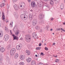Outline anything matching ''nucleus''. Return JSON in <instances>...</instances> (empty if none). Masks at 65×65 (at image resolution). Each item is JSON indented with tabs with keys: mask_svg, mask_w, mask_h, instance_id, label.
<instances>
[{
	"mask_svg": "<svg viewBox=\"0 0 65 65\" xmlns=\"http://www.w3.org/2000/svg\"><path fill=\"white\" fill-rule=\"evenodd\" d=\"M27 1L28 2H31V0H27Z\"/></svg>",
	"mask_w": 65,
	"mask_h": 65,
	"instance_id": "obj_49",
	"label": "nucleus"
},
{
	"mask_svg": "<svg viewBox=\"0 0 65 65\" xmlns=\"http://www.w3.org/2000/svg\"><path fill=\"white\" fill-rule=\"evenodd\" d=\"M15 34L16 35H18L19 34V31H17L16 32H15Z\"/></svg>",
	"mask_w": 65,
	"mask_h": 65,
	"instance_id": "obj_31",
	"label": "nucleus"
},
{
	"mask_svg": "<svg viewBox=\"0 0 65 65\" xmlns=\"http://www.w3.org/2000/svg\"><path fill=\"white\" fill-rule=\"evenodd\" d=\"M20 40H23V38H21V39H20Z\"/></svg>",
	"mask_w": 65,
	"mask_h": 65,
	"instance_id": "obj_51",
	"label": "nucleus"
},
{
	"mask_svg": "<svg viewBox=\"0 0 65 65\" xmlns=\"http://www.w3.org/2000/svg\"><path fill=\"white\" fill-rule=\"evenodd\" d=\"M0 51L1 52L3 53L5 51V49H4V47H2L1 48Z\"/></svg>",
	"mask_w": 65,
	"mask_h": 65,
	"instance_id": "obj_15",
	"label": "nucleus"
},
{
	"mask_svg": "<svg viewBox=\"0 0 65 65\" xmlns=\"http://www.w3.org/2000/svg\"><path fill=\"white\" fill-rule=\"evenodd\" d=\"M18 0H12L13 2V3L16 2L17 1H18Z\"/></svg>",
	"mask_w": 65,
	"mask_h": 65,
	"instance_id": "obj_35",
	"label": "nucleus"
},
{
	"mask_svg": "<svg viewBox=\"0 0 65 65\" xmlns=\"http://www.w3.org/2000/svg\"><path fill=\"white\" fill-rule=\"evenodd\" d=\"M36 29L37 30H39L40 29V27L39 26H37L35 27Z\"/></svg>",
	"mask_w": 65,
	"mask_h": 65,
	"instance_id": "obj_21",
	"label": "nucleus"
},
{
	"mask_svg": "<svg viewBox=\"0 0 65 65\" xmlns=\"http://www.w3.org/2000/svg\"><path fill=\"white\" fill-rule=\"evenodd\" d=\"M32 25L33 26H36L37 24V20L36 19H34L32 21Z\"/></svg>",
	"mask_w": 65,
	"mask_h": 65,
	"instance_id": "obj_5",
	"label": "nucleus"
},
{
	"mask_svg": "<svg viewBox=\"0 0 65 65\" xmlns=\"http://www.w3.org/2000/svg\"><path fill=\"white\" fill-rule=\"evenodd\" d=\"M20 58L21 60H23L25 58V56L23 55H21L20 56Z\"/></svg>",
	"mask_w": 65,
	"mask_h": 65,
	"instance_id": "obj_12",
	"label": "nucleus"
},
{
	"mask_svg": "<svg viewBox=\"0 0 65 65\" xmlns=\"http://www.w3.org/2000/svg\"><path fill=\"white\" fill-rule=\"evenodd\" d=\"M10 26L11 27H12V24H11V23H10Z\"/></svg>",
	"mask_w": 65,
	"mask_h": 65,
	"instance_id": "obj_39",
	"label": "nucleus"
},
{
	"mask_svg": "<svg viewBox=\"0 0 65 65\" xmlns=\"http://www.w3.org/2000/svg\"><path fill=\"white\" fill-rule=\"evenodd\" d=\"M3 58H0V61H2V60Z\"/></svg>",
	"mask_w": 65,
	"mask_h": 65,
	"instance_id": "obj_46",
	"label": "nucleus"
},
{
	"mask_svg": "<svg viewBox=\"0 0 65 65\" xmlns=\"http://www.w3.org/2000/svg\"><path fill=\"white\" fill-rule=\"evenodd\" d=\"M2 14L3 20H4L5 19V16H4V14L3 12H2Z\"/></svg>",
	"mask_w": 65,
	"mask_h": 65,
	"instance_id": "obj_18",
	"label": "nucleus"
},
{
	"mask_svg": "<svg viewBox=\"0 0 65 65\" xmlns=\"http://www.w3.org/2000/svg\"><path fill=\"white\" fill-rule=\"evenodd\" d=\"M53 44V45H55V44H56V43H54Z\"/></svg>",
	"mask_w": 65,
	"mask_h": 65,
	"instance_id": "obj_54",
	"label": "nucleus"
},
{
	"mask_svg": "<svg viewBox=\"0 0 65 65\" xmlns=\"http://www.w3.org/2000/svg\"><path fill=\"white\" fill-rule=\"evenodd\" d=\"M7 48L8 49H10V48H10V44H9L7 47Z\"/></svg>",
	"mask_w": 65,
	"mask_h": 65,
	"instance_id": "obj_25",
	"label": "nucleus"
},
{
	"mask_svg": "<svg viewBox=\"0 0 65 65\" xmlns=\"http://www.w3.org/2000/svg\"><path fill=\"white\" fill-rule=\"evenodd\" d=\"M32 36H33V38H35L36 39V38H38L35 32H34L33 33L32 35Z\"/></svg>",
	"mask_w": 65,
	"mask_h": 65,
	"instance_id": "obj_6",
	"label": "nucleus"
},
{
	"mask_svg": "<svg viewBox=\"0 0 65 65\" xmlns=\"http://www.w3.org/2000/svg\"><path fill=\"white\" fill-rule=\"evenodd\" d=\"M42 30L41 29V32H42Z\"/></svg>",
	"mask_w": 65,
	"mask_h": 65,
	"instance_id": "obj_63",
	"label": "nucleus"
},
{
	"mask_svg": "<svg viewBox=\"0 0 65 65\" xmlns=\"http://www.w3.org/2000/svg\"><path fill=\"white\" fill-rule=\"evenodd\" d=\"M3 36V32L2 31H0V37H1Z\"/></svg>",
	"mask_w": 65,
	"mask_h": 65,
	"instance_id": "obj_23",
	"label": "nucleus"
},
{
	"mask_svg": "<svg viewBox=\"0 0 65 65\" xmlns=\"http://www.w3.org/2000/svg\"><path fill=\"white\" fill-rule=\"evenodd\" d=\"M50 30L51 31H53V29L51 28L50 29Z\"/></svg>",
	"mask_w": 65,
	"mask_h": 65,
	"instance_id": "obj_52",
	"label": "nucleus"
},
{
	"mask_svg": "<svg viewBox=\"0 0 65 65\" xmlns=\"http://www.w3.org/2000/svg\"><path fill=\"white\" fill-rule=\"evenodd\" d=\"M15 17L16 18H18V14H15Z\"/></svg>",
	"mask_w": 65,
	"mask_h": 65,
	"instance_id": "obj_33",
	"label": "nucleus"
},
{
	"mask_svg": "<svg viewBox=\"0 0 65 65\" xmlns=\"http://www.w3.org/2000/svg\"><path fill=\"white\" fill-rule=\"evenodd\" d=\"M4 5L3 3L0 5V7L2 8L3 7H4Z\"/></svg>",
	"mask_w": 65,
	"mask_h": 65,
	"instance_id": "obj_24",
	"label": "nucleus"
},
{
	"mask_svg": "<svg viewBox=\"0 0 65 65\" xmlns=\"http://www.w3.org/2000/svg\"><path fill=\"white\" fill-rule=\"evenodd\" d=\"M57 30H58V31H60V30H61V29L60 28H59L57 29Z\"/></svg>",
	"mask_w": 65,
	"mask_h": 65,
	"instance_id": "obj_41",
	"label": "nucleus"
},
{
	"mask_svg": "<svg viewBox=\"0 0 65 65\" xmlns=\"http://www.w3.org/2000/svg\"><path fill=\"white\" fill-rule=\"evenodd\" d=\"M29 19L30 20H32V15H30V14L29 15Z\"/></svg>",
	"mask_w": 65,
	"mask_h": 65,
	"instance_id": "obj_22",
	"label": "nucleus"
},
{
	"mask_svg": "<svg viewBox=\"0 0 65 65\" xmlns=\"http://www.w3.org/2000/svg\"><path fill=\"white\" fill-rule=\"evenodd\" d=\"M39 65H44L41 62L39 63Z\"/></svg>",
	"mask_w": 65,
	"mask_h": 65,
	"instance_id": "obj_37",
	"label": "nucleus"
},
{
	"mask_svg": "<svg viewBox=\"0 0 65 65\" xmlns=\"http://www.w3.org/2000/svg\"><path fill=\"white\" fill-rule=\"evenodd\" d=\"M59 60L57 59L56 60L55 62H59Z\"/></svg>",
	"mask_w": 65,
	"mask_h": 65,
	"instance_id": "obj_36",
	"label": "nucleus"
},
{
	"mask_svg": "<svg viewBox=\"0 0 65 65\" xmlns=\"http://www.w3.org/2000/svg\"><path fill=\"white\" fill-rule=\"evenodd\" d=\"M10 32L11 34H12V33H11V30H10Z\"/></svg>",
	"mask_w": 65,
	"mask_h": 65,
	"instance_id": "obj_61",
	"label": "nucleus"
},
{
	"mask_svg": "<svg viewBox=\"0 0 65 65\" xmlns=\"http://www.w3.org/2000/svg\"><path fill=\"white\" fill-rule=\"evenodd\" d=\"M31 39V35L30 34H28L27 35V36L26 37L25 40L27 42H30Z\"/></svg>",
	"mask_w": 65,
	"mask_h": 65,
	"instance_id": "obj_1",
	"label": "nucleus"
},
{
	"mask_svg": "<svg viewBox=\"0 0 65 65\" xmlns=\"http://www.w3.org/2000/svg\"><path fill=\"white\" fill-rule=\"evenodd\" d=\"M11 51L12 52L15 53V51H16V50H15V49L13 48L11 50Z\"/></svg>",
	"mask_w": 65,
	"mask_h": 65,
	"instance_id": "obj_19",
	"label": "nucleus"
},
{
	"mask_svg": "<svg viewBox=\"0 0 65 65\" xmlns=\"http://www.w3.org/2000/svg\"><path fill=\"white\" fill-rule=\"evenodd\" d=\"M9 6L8 5V6L7 7V8L8 9H9Z\"/></svg>",
	"mask_w": 65,
	"mask_h": 65,
	"instance_id": "obj_44",
	"label": "nucleus"
},
{
	"mask_svg": "<svg viewBox=\"0 0 65 65\" xmlns=\"http://www.w3.org/2000/svg\"><path fill=\"white\" fill-rule=\"evenodd\" d=\"M26 60L28 63H30V62H31L32 59L30 57H28V59H26Z\"/></svg>",
	"mask_w": 65,
	"mask_h": 65,
	"instance_id": "obj_11",
	"label": "nucleus"
},
{
	"mask_svg": "<svg viewBox=\"0 0 65 65\" xmlns=\"http://www.w3.org/2000/svg\"><path fill=\"white\" fill-rule=\"evenodd\" d=\"M34 1H37L38 0H34Z\"/></svg>",
	"mask_w": 65,
	"mask_h": 65,
	"instance_id": "obj_64",
	"label": "nucleus"
},
{
	"mask_svg": "<svg viewBox=\"0 0 65 65\" xmlns=\"http://www.w3.org/2000/svg\"><path fill=\"white\" fill-rule=\"evenodd\" d=\"M45 6H46V7H48V6L45 5Z\"/></svg>",
	"mask_w": 65,
	"mask_h": 65,
	"instance_id": "obj_55",
	"label": "nucleus"
},
{
	"mask_svg": "<svg viewBox=\"0 0 65 65\" xmlns=\"http://www.w3.org/2000/svg\"><path fill=\"white\" fill-rule=\"evenodd\" d=\"M21 19L23 20H24V19H27L28 16L25 15L24 14H22L20 16Z\"/></svg>",
	"mask_w": 65,
	"mask_h": 65,
	"instance_id": "obj_2",
	"label": "nucleus"
},
{
	"mask_svg": "<svg viewBox=\"0 0 65 65\" xmlns=\"http://www.w3.org/2000/svg\"><path fill=\"white\" fill-rule=\"evenodd\" d=\"M39 19H42L43 18V15L42 14H40L39 16Z\"/></svg>",
	"mask_w": 65,
	"mask_h": 65,
	"instance_id": "obj_10",
	"label": "nucleus"
},
{
	"mask_svg": "<svg viewBox=\"0 0 65 65\" xmlns=\"http://www.w3.org/2000/svg\"><path fill=\"white\" fill-rule=\"evenodd\" d=\"M13 31H14V28H13Z\"/></svg>",
	"mask_w": 65,
	"mask_h": 65,
	"instance_id": "obj_62",
	"label": "nucleus"
},
{
	"mask_svg": "<svg viewBox=\"0 0 65 65\" xmlns=\"http://www.w3.org/2000/svg\"><path fill=\"white\" fill-rule=\"evenodd\" d=\"M14 7L15 10H18L19 9V6L17 5H14Z\"/></svg>",
	"mask_w": 65,
	"mask_h": 65,
	"instance_id": "obj_9",
	"label": "nucleus"
},
{
	"mask_svg": "<svg viewBox=\"0 0 65 65\" xmlns=\"http://www.w3.org/2000/svg\"><path fill=\"white\" fill-rule=\"evenodd\" d=\"M6 22L7 23H8V21H6Z\"/></svg>",
	"mask_w": 65,
	"mask_h": 65,
	"instance_id": "obj_59",
	"label": "nucleus"
},
{
	"mask_svg": "<svg viewBox=\"0 0 65 65\" xmlns=\"http://www.w3.org/2000/svg\"><path fill=\"white\" fill-rule=\"evenodd\" d=\"M20 65H24V62H20L19 63Z\"/></svg>",
	"mask_w": 65,
	"mask_h": 65,
	"instance_id": "obj_29",
	"label": "nucleus"
},
{
	"mask_svg": "<svg viewBox=\"0 0 65 65\" xmlns=\"http://www.w3.org/2000/svg\"><path fill=\"white\" fill-rule=\"evenodd\" d=\"M10 53L11 56H13V55H14L15 53H14V52H13L11 51H10Z\"/></svg>",
	"mask_w": 65,
	"mask_h": 65,
	"instance_id": "obj_20",
	"label": "nucleus"
},
{
	"mask_svg": "<svg viewBox=\"0 0 65 65\" xmlns=\"http://www.w3.org/2000/svg\"><path fill=\"white\" fill-rule=\"evenodd\" d=\"M19 55H18V53L15 54L14 55V58L17 59V58L18 57Z\"/></svg>",
	"mask_w": 65,
	"mask_h": 65,
	"instance_id": "obj_16",
	"label": "nucleus"
},
{
	"mask_svg": "<svg viewBox=\"0 0 65 65\" xmlns=\"http://www.w3.org/2000/svg\"><path fill=\"white\" fill-rule=\"evenodd\" d=\"M31 65H36V63L35 60H32L31 62Z\"/></svg>",
	"mask_w": 65,
	"mask_h": 65,
	"instance_id": "obj_17",
	"label": "nucleus"
},
{
	"mask_svg": "<svg viewBox=\"0 0 65 65\" xmlns=\"http://www.w3.org/2000/svg\"><path fill=\"white\" fill-rule=\"evenodd\" d=\"M63 25H65V23L64 22V23H63Z\"/></svg>",
	"mask_w": 65,
	"mask_h": 65,
	"instance_id": "obj_56",
	"label": "nucleus"
},
{
	"mask_svg": "<svg viewBox=\"0 0 65 65\" xmlns=\"http://www.w3.org/2000/svg\"><path fill=\"white\" fill-rule=\"evenodd\" d=\"M25 4L24 3H22V5H20V7H22V9H23L25 7Z\"/></svg>",
	"mask_w": 65,
	"mask_h": 65,
	"instance_id": "obj_7",
	"label": "nucleus"
},
{
	"mask_svg": "<svg viewBox=\"0 0 65 65\" xmlns=\"http://www.w3.org/2000/svg\"><path fill=\"white\" fill-rule=\"evenodd\" d=\"M43 53L42 52H41V56H43Z\"/></svg>",
	"mask_w": 65,
	"mask_h": 65,
	"instance_id": "obj_42",
	"label": "nucleus"
},
{
	"mask_svg": "<svg viewBox=\"0 0 65 65\" xmlns=\"http://www.w3.org/2000/svg\"><path fill=\"white\" fill-rule=\"evenodd\" d=\"M41 47H37L36 48V50H40V49H41Z\"/></svg>",
	"mask_w": 65,
	"mask_h": 65,
	"instance_id": "obj_26",
	"label": "nucleus"
},
{
	"mask_svg": "<svg viewBox=\"0 0 65 65\" xmlns=\"http://www.w3.org/2000/svg\"><path fill=\"white\" fill-rule=\"evenodd\" d=\"M48 26H47L46 27V30H48Z\"/></svg>",
	"mask_w": 65,
	"mask_h": 65,
	"instance_id": "obj_43",
	"label": "nucleus"
},
{
	"mask_svg": "<svg viewBox=\"0 0 65 65\" xmlns=\"http://www.w3.org/2000/svg\"><path fill=\"white\" fill-rule=\"evenodd\" d=\"M54 57H57V56L56 55V56H53Z\"/></svg>",
	"mask_w": 65,
	"mask_h": 65,
	"instance_id": "obj_58",
	"label": "nucleus"
},
{
	"mask_svg": "<svg viewBox=\"0 0 65 65\" xmlns=\"http://www.w3.org/2000/svg\"><path fill=\"white\" fill-rule=\"evenodd\" d=\"M12 36L13 37L14 40H18V37H17V36H14V35L13 34L12 35Z\"/></svg>",
	"mask_w": 65,
	"mask_h": 65,
	"instance_id": "obj_13",
	"label": "nucleus"
},
{
	"mask_svg": "<svg viewBox=\"0 0 65 65\" xmlns=\"http://www.w3.org/2000/svg\"><path fill=\"white\" fill-rule=\"evenodd\" d=\"M6 0H4V2H6Z\"/></svg>",
	"mask_w": 65,
	"mask_h": 65,
	"instance_id": "obj_50",
	"label": "nucleus"
},
{
	"mask_svg": "<svg viewBox=\"0 0 65 65\" xmlns=\"http://www.w3.org/2000/svg\"><path fill=\"white\" fill-rule=\"evenodd\" d=\"M6 27H5V30L6 31V32H8L9 31L8 30V29H7V28H6Z\"/></svg>",
	"mask_w": 65,
	"mask_h": 65,
	"instance_id": "obj_34",
	"label": "nucleus"
},
{
	"mask_svg": "<svg viewBox=\"0 0 65 65\" xmlns=\"http://www.w3.org/2000/svg\"><path fill=\"white\" fill-rule=\"evenodd\" d=\"M3 57L2 54H1L0 55V58L3 59Z\"/></svg>",
	"mask_w": 65,
	"mask_h": 65,
	"instance_id": "obj_30",
	"label": "nucleus"
},
{
	"mask_svg": "<svg viewBox=\"0 0 65 65\" xmlns=\"http://www.w3.org/2000/svg\"><path fill=\"white\" fill-rule=\"evenodd\" d=\"M60 8L61 10H62L63 9V8H64V6H61V5Z\"/></svg>",
	"mask_w": 65,
	"mask_h": 65,
	"instance_id": "obj_28",
	"label": "nucleus"
},
{
	"mask_svg": "<svg viewBox=\"0 0 65 65\" xmlns=\"http://www.w3.org/2000/svg\"><path fill=\"white\" fill-rule=\"evenodd\" d=\"M4 39L5 41H7L8 40V39L9 38V36L7 35H5L4 36Z\"/></svg>",
	"mask_w": 65,
	"mask_h": 65,
	"instance_id": "obj_3",
	"label": "nucleus"
},
{
	"mask_svg": "<svg viewBox=\"0 0 65 65\" xmlns=\"http://www.w3.org/2000/svg\"><path fill=\"white\" fill-rule=\"evenodd\" d=\"M61 29L62 31H63L64 32H65V30L64 29H63V28H61Z\"/></svg>",
	"mask_w": 65,
	"mask_h": 65,
	"instance_id": "obj_38",
	"label": "nucleus"
},
{
	"mask_svg": "<svg viewBox=\"0 0 65 65\" xmlns=\"http://www.w3.org/2000/svg\"><path fill=\"white\" fill-rule=\"evenodd\" d=\"M44 1H48V0H44Z\"/></svg>",
	"mask_w": 65,
	"mask_h": 65,
	"instance_id": "obj_53",
	"label": "nucleus"
},
{
	"mask_svg": "<svg viewBox=\"0 0 65 65\" xmlns=\"http://www.w3.org/2000/svg\"><path fill=\"white\" fill-rule=\"evenodd\" d=\"M30 5L32 7V8H34V7H35L36 4H35V3L34 2H32L31 3Z\"/></svg>",
	"mask_w": 65,
	"mask_h": 65,
	"instance_id": "obj_4",
	"label": "nucleus"
},
{
	"mask_svg": "<svg viewBox=\"0 0 65 65\" xmlns=\"http://www.w3.org/2000/svg\"><path fill=\"white\" fill-rule=\"evenodd\" d=\"M50 3L51 5H53L54 4V2L53 1H51L50 2Z\"/></svg>",
	"mask_w": 65,
	"mask_h": 65,
	"instance_id": "obj_27",
	"label": "nucleus"
},
{
	"mask_svg": "<svg viewBox=\"0 0 65 65\" xmlns=\"http://www.w3.org/2000/svg\"><path fill=\"white\" fill-rule=\"evenodd\" d=\"M46 44L45 43L44 44V45H46Z\"/></svg>",
	"mask_w": 65,
	"mask_h": 65,
	"instance_id": "obj_60",
	"label": "nucleus"
},
{
	"mask_svg": "<svg viewBox=\"0 0 65 65\" xmlns=\"http://www.w3.org/2000/svg\"><path fill=\"white\" fill-rule=\"evenodd\" d=\"M44 22V21L43 20L41 21V22L42 23H43Z\"/></svg>",
	"mask_w": 65,
	"mask_h": 65,
	"instance_id": "obj_45",
	"label": "nucleus"
},
{
	"mask_svg": "<svg viewBox=\"0 0 65 65\" xmlns=\"http://www.w3.org/2000/svg\"><path fill=\"white\" fill-rule=\"evenodd\" d=\"M21 47H22V46H21V45H19L16 46V48L17 50H19L21 49Z\"/></svg>",
	"mask_w": 65,
	"mask_h": 65,
	"instance_id": "obj_14",
	"label": "nucleus"
},
{
	"mask_svg": "<svg viewBox=\"0 0 65 65\" xmlns=\"http://www.w3.org/2000/svg\"><path fill=\"white\" fill-rule=\"evenodd\" d=\"M37 56H37V55H36L35 57H37Z\"/></svg>",
	"mask_w": 65,
	"mask_h": 65,
	"instance_id": "obj_57",
	"label": "nucleus"
},
{
	"mask_svg": "<svg viewBox=\"0 0 65 65\" xmlns=\"http://www.w3.org/2000/svg\"><path fill=\"white\" fill-rule=\"evenodd\" d=\"M26 54L27 56H29V55H30V54H31V52L30 51L28 50H26Z\"/></svg>",
	"mask_w": 65,
	"mask_h": 65,
	"instance_id": "obj_8",
	"label": "nucleus"
},
{
	"mask_svg": "<svg viewBox=\"0 0 65 65\" xmlns=\"http://www.w3.org/2000/svg\"><path fill=\"white\" fill-rule=\"evenodd\" d=\"M39 46H40L41 45V43H39Z\"/></svg>",
	"mask_w": 65,
	"mask_h": 65,
	"instance_id": "obj_48",
	"label": "nucleus"
},
{
	"mask_svg": "<svg viewBox=\"0 0 65 65\" xmlns=\"http://www.w3.org/2000/svg\"><path fill=\"white\" fill-rule=\"evenodd\" d=\"M45 50H46V51H47V50H48V48H47V47H45Z\"/></svg>",
	"mask_w": 65,
	"mask_h": 65,
	"instance_id": "obj_40",
	"label": "nucleus"
},
{
	"mask_svg": "<svg viewBox=\"0 0 65 65\" xmlns=\"http://www.w3.org/2000/svg\"><path fill=\"white\" fill-rule=\"evenodd\" d=\"M51 21H53L54 20V18H52L51 19Z\"/></svg>",
	"mask_w": 65,
	"mask_h": 65,
	"instance_id": "obj_47",
	"label": "nucleus"
},
{
	"mask_svg": "<svg viewBox=\"0 0 65 65\" xmlns=\"http://www.w3.org/2000/svg\"><path fill=\"white\" fill-rule=\"evenodd\" d=\"M10 60L9 59V58H8V57H7L6 58V61H9Z\"/></svg>",
	"mask_w": 65,
	"mask_h": 65,
	"instance_id": "obj_32",
	"label": "nucleus"
}]
</instances>
